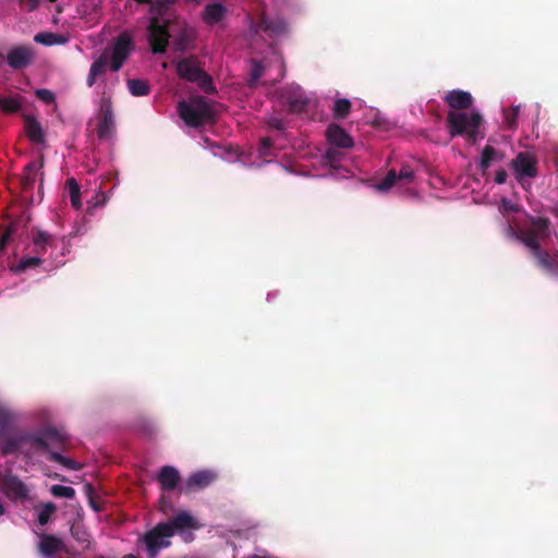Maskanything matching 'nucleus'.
Wrapping results in <instances>:
<instances>
[{
	"label": "nucleus",
	"instance_id": "f8f14e48",
	"mask_svg": "<svg viewBox=\"0 0 558 558\" xmlns=\"http://www.w3.org/2000/svg\"><path fill=\"white\" fill-rule=\"evenodd\" d=\"M37 436L46 441V446L36 448L47 450L49 452L51 451L50 447L58 448L60 450H65L69 444V436L66 435V433L54 426H48L44 428Z\"/></svg>",
	"mask_w": 558,
	"mask_h": 558
},
{
	"label": "nucleus",
	"instance_id": "f3484780",
	"mask_svg": "<svg viewBox=\"0 0 558 558\" xmlns=\"http://www.w3.org/2000/svg\"><path fill=\"white\" fill-rule=\"evenodd\" d=\"M162 525H168L172 532V536L175 532H183L184 530L196 529L197 523L195 519L189 512H180L170 521L162 523Z\"/></svg>",
	"mask_w": 558,
	"mask_h": 558
},
{
	"label": "nucleus",
	"instance_id": "a211bd4d",
	"mask_svg": "<svg viewBox=\"0 0 558 558\" xmlns=\"http://www.w3.org/2000/svg\"><path fill=\"white\" fill-rule=\"evenodd\" d=\"M63 548V542L59 537L51 534L40 535L39 551L45 557H52Z\"/></svg>",
	"mask_w": 558,
	"mask_h": 558
},
{
	"label": "nucleus",
	"instance_id": "9d476101",
	"mask_svg": "<svg viewBox=\"0 0 558 558\" xmlns=\"http://www.w3.org/2000/svg\"><path fill=\"white\" fill-rule=\"evenodd\" d=\"M0 489L11 500L28 498L27 486L11 471L0 472Z\"/></svg>",
	"mask_w": 558,
	"mask_h": 558
},
{
	"label": "nucleus",
	"instance_id": "7ed1b4c3",
	"mask_svg": "<svg viewBox=\"0 0 558 558\" xmlns=\"http://www.w3.org/2000/svg\"><path fill=\"white\" fill-rule=\"evenodd\" d=\"M178 111L180 118L191 128H201L216 119L211 101L204 96L193 97L189 102L181 101Z\"/></svg>",
	"mask_w": 558,
	"mask_h": 558
},
{
	"label": "nucleus",
	"instance_id": "20e7f679",
	"mask_svg": "<svg viewBox=\"0 0 558 558\" xmlns=\"http://www.w3.org/2000/svg\"><path fill=\"white\" fill-rule=\"evenodd\" d=\"M175 68L181 78L197 84L204 93L211 94L215 92L211 76L201 68L196 57L191 56L180 60Z\"/></svg>",
	"mask_w": 558,
	"mask_h": 558
},
{
	"label": "nucleus",
	"instance_id": "0eeeda50",
	"mask_svg": "<svg viewBox=\"0 0 558 558\" xmlns=\"http://www.w3.org/2000/svg\"><path fill=\"white\" fill-rule=\"evenodd\" d=\"M170 537L172 532L168 525L158 523L154 529L149 530L142 537V542L146 546L148 558H157L160 550L171 545Z\"/></svg>",
	"mask_w": 558,
	"mask_h": 558
},
{
	"label": "nucleus",
	"instance_id": "ea45409f",
	"mask_svg": "<svg viewBox=\"0 0 558 558\" xmlns=\"http://www.w3.org/2000/svg\"><path fill=\"white\" fill-rule=\"evenodd\" d=\"M15 229L13 226H9L1 234H0V255L4 252L8 243L10 242Z\"/></svg>",
	"mask_w": 558,
	"mask_h": 558
},
{
	"label": "nucleus",
	"instance_id": "b1692460",
	"mask_svg": "<svg viewBox=\"0 0 558 558\" xmlns=\"http://www.w3.org/2000/svg\"><path fill=\"white\" fill-rule=\"evenodd\" d=\"M25 130L28 138L36 144H41L45 141V134L43 132L40 123L32 117H27L25 120Z\"/></svg>",
	"mask_w": 558,
	"mask_h": 558
},
{
	"label": "nucleus",
	"instance_id": "72a5a7b5",
	"mask_svg": "<svg viewBox=\"0 0 558 558\" xmlns=\"http://www.w3.org/2000/svg\"><path fill=\"white\" fill-rule=\"evenodd\" d=\"M497 155V149H495L493 146L486 145L482 150V157L480 162L481 170L486 171L490 167L492 161L496 158Z\"/></svg>",
	"mask_w": 558,
	"mask_h": 558
},
{
	"label": "nucleus",
	"instance_id": "c756f323",
	"mask_svg": "<svg viewBox=\"0 0 558 558\" xmlns=\"http://www.w3.org/2000/svg\"><path fill=\"white\" fill-rule=\"evenodd\" d=\"M128 87H129L130 93L133 96H137V97L146 96L150 93V87H149L148 83L143 80H137V78L129 80Z\"/></svg>",
	"mask_w": 558,
	"mask_h": 558
},
{
	"label": "nucleus",
	"instance_id": "2eb2a0df",
	"mask_svg": "<svg viewBox=\"0 0 558 558\" xmlns=\"http://www.w3.org/2000/svg\"><path fill=\"white\" fill-rule=\"evenodd\" d=\"M326 136L328 142L336 147L351 148L354 144L353 138L345 132V130L335 123L327 128Z\"/></svg>",
	"mask_w": 558,
	"mask_h": 558
},
{
	"label": "nucleus",
	"instance_id": "a19ab883",
	"mask_svg": "<svg viewBox=\"0 0 558 558\" xmlns=\"http://www.w3.org/2000/svg\"><path fill=\"white\" fill-rule=\"evenodd\" d=\"M12 420V413L9 410L0 407V430L8 429V426L10 425Z\"/></svg>",
	"mask_w": 558,
	"mask_h": 558
},
{
	"label": "nucleus",
	"instance_id": "5fc2aeb1",
	"mask_svg": "<svg viewBox=\"0 0 558 558\" xmlns=\"http://www.w3.org/2000/svg\"><path fill=\"white\" fill-rule=\"evenodd\" d=\"M4 507L2 504H0V517L4 513Z\"/></svg>",
	"mask_w": 558,
	"mask_h": 558
},
{
	"label": "nucleus",
	"instance_id": "864d4df0",
	"mask_svg": "<svg viewBox=\"0 0 558 558\" xmlns=\"http://www.w3.org/2000/svg\"><path fill=\"white\" fill-rule=\"evenodd\" d=\"M134 1L137 3H143V4H153L154 2H158V0H134Z\"/></svg>",
	"mask_w": 558,
	"mask_h": 558
},
{
	"label": "nucleus",
	"instance_id": "3c124183",
	"mask_svg": "<svg viewBox=\"0 0 558 558\" xmlns=\"http://www.w3.org/2000/svg\"><path fill=\"white\" fill-rule=\"evenodd\" d=\"M336 155H337V151L335 149H328L326 151V157L330 160V161H333L336 159Z\"/></svg>",
	"mask_w": 558,
	"mask_h": 558
},
{
	"label": "nucleus",
	"instance_id": "603ef678",
	"mask_svg": "<svg viewBox=\"0 0 558 558\" xmlns=\"http://www.w3.org/2000/svg\"><path fill=\"white\" fill-rule=\"evenodd\" d=\"M278 62H279V65H280V73H279V77L280 78H283L284 76V63L283 61L281 60V58L278 59Z\"/></svg>",
	"mask_w": 558,
	"mask_h": 558
},
{
	"label": "nucleus",
	"instance_id": "4c0bfd02",
	"mask_svg": "<svg viewBox=\"0 0 558 558\" xmlns=\"http://www.w3.org/2000/svg\"><path fill=\"white\" fill-rule=\"evenodd\" d=\"M266 70V64L263 61L254 60L252 62V71H251V85L255 84L264 74Z\"/></svg>",
	"mask_w": 558,
	"mask_h": 558
},
{
	"label": "nucleus",
	"instance_id": "423d86ee",
	"mask_svg": "<svg viewBox=\"0 0 558 558\" xmlns=\"http://www.w3.org/2000/svg\"><path fill=\"white\" fill-rule=\"evenodd\" d=\"M31 445L33 447H45L46 441L43 438L36 436V434H29L24 432H10L8 429L0 430V453L9 456L21 450L24 445Z\"/></svg>",
	"mask_w": 558,
	"mask_h": 558
},
{
	"label": "nucleus",
	"instance_id": "f03ea898",
	"mask_svg": "<svg viewBox=\"0 0 558 558\" xmlns=\"http://www.w3.org/2000/svg\"><path fill=\"white\" fill-rule=\"evenodd\" d=\"M445 102L452 109L447 114V124L451 137L465 135L468 142L475 144L483 135L480 134V126L483 118L478 112L468 114L465 112H456V110H465L473 105V97L469 92L453 89L444 97Z\"/></svg>",
	"mask_w": 558,
	"mask_h": 558
},
{
	"label": "nucleus",
	"instance_id": "6e6d98bb",
	"mask_svg": "<svg viewBox=\"0 0 558 558\" xmlns=\"http://www.w3.org/2000/svg\"><path fill=\"white\" fill-rule=\"evenodd\" d=\"M123 558H137V557L133 554H129V555H125Z\"/></svg>",
	"mask_w": 558,
	"mask_h": 558
},
{
	"label": "nucleus",
	"instance_id": "bb28decb",
	"mask_svg": "<svg viewBox=\"0 0 558 558\" xmlns=\"http://www.w3.org/2000/svg\"><path fill=\"white\" fill-rule=\"evenodd\" d=\"M35 510L38 512V514H37L38 523L41 526H44L50 521L52 514L57 511V506L53 502L48 501L40 506H37L35 508Z\"/></svg>",
	"mask_w": 558,
	"mask_h": 558
},
{
	"label": "nucleus",
	"instance_id": "6e6552de",
	"mask_svg": "<svg viewBox=\"0 0 558 558\" xmlns=\"http://www.w3.org/2000/svg\"><path fill=\"white\" fill-rule=\"evenodd\" d=\"M95 130L101 141L111 138L116 133L112 101L109 97L102 96L100 99Z\"/></svg>",
	"mask_w": 558,
	"mask_h": 558
},
{
	"label": "nucleus",
	"instance_id": "ddd939ff",
	"mask_svg": "<svg viewBox=\"0 0 558 558\" xmlns=\"http://www.w3.org/2000/svg\"><path fill=\"white\" fill-rule=\"evenodd\" d=\"M34 60V51L29 46L21 45L9 50L7 62L13 70L27 68Z\"/></svg>",
	"mask_w": 558,
	"mask_h": 558
},
{
	"label": "nucleus",
	"instance_id": "393cba45",
	"mask_svg": "<svg viewBox=\"0 0 558 558\" xmlns=\"http://www.w3.org/2000/svg\"><path fill=\"white\" fill-rule=\"evenodd\" d=\"M34 40L44 46L63 45L68 41L64 36L49 32L37 33Z\"/></svg>",
	"mask_w": 558,
	"mask_h": 558
},
{
	"label": "nucleus",
	"instance_id": "412c9836",
	"mask_svg": "<svg viewBox=\"0 0 558 558\" xmlns=\"http://www.w3.org/2000/svg\"><path fill=\"white\" fill-rule=\"evenodd\" d=\"M109 62V57L106 52L101 53L90 65L89 73L86 78V85L92 87L97 77L106 72Z\"/></svg>",
	"mask_w": 558,
	"mask_h": 558
},
{
	"label": "nucleus",
	"instance_id": "c03bdc74",
	"mask_svg": "<svg viewBox=\"0 0 558 558\" xmlns=\"http://www.w3.org/2000/svg\"><path fill=\"white\" fill-rule=\"evenodd\" d=\"M268 125L277 131H282L286 126L283 120L277 117H271L268 120Z\"/></svg>",
	"mask_w": 558,
	"mask_h": 558
},
{
	"label": "nucleus",
	"instance_id": "58836bf2",
	"mask_svg": "<svg viewBox=\"0 0 558 558\" xmlns=\"http://www.w3.org/2000/svg\"><path fill=\"white\" fill-rule=\"evenodd\" d=\"M84 489H85V493L88 497V504L89 506L93 508V510H95L96 512H100L102 510L101 506L99 505V502L96 500L95 498V489L93 487L92 484H86L84 486Z\"/></svg>",
	"mask_w": 558,
	"mask_h": 558
},
{
	"label": "nucleus",
	"instance_id": "f704fd0d",
	"mask_svg": "<svg viewBox=\"0 0 558 558\" xmlns=\"http://www.w3.org/2000/svg\"><path fill=\"white\" fill-rule=\"evenodd\" d=\"M397 171L392 169L381 181L376 183L375 189L379 192H387L397 183Z\"/></svg>",
	"mask_w": 558,
	"mask_h": 558
},
{
	"label": "nucleus",
	"instance_id": "1a4fd4ad",
	"mask_svg": "<svg viewBox=\"0 0 558 558\" xmlns=\"http://www.w3.org/2000/svg\"><path fill=\"white\" fill-rule=\"evenodd\" d=\"M134 49L133 37L129 32L121 33L113 41L110 69L119 71Z\"/></svg>",
	"mask_w": 558,
	"mask_h": 558
},
{
	"label": "nucleus",
	"instance_id": "6ab92c4d",
	"mask_svg": "<svg viewBox=\"0 0 558 558\" xmlns=\"http://www.w3.org/2000/svg\"><path fill=\"white\" fill-rule=\"evenodd\" d=\"M43 166L44 160L41 158L40 161H32L24 167L23 175L21 179V186L24 192L31 191L34 187L37 172L40 168H43Z\"/></svg>",
	"mask_w": 558,
	"mask_h": 558
},
{
	"label": "nucleus",
	"instance_id": "37998d69",
	"mask_svg": "<svg viewBox=\"0 0 558 558\" xmlns=\"http://www.w3.org/2000/svg\"><path fill=\"white\" fill-rule=\"evenodd\" d=\"M36 96L47 104L52 102L54 100V94L49 89H37Z\"/></svg>",
	"mask_w": 558,
	"mask_h": 558
},
{
	"label": "nucleus",
	"instance_id": "49530a36",
	"mask_svg": "<svg viewBox=\"0 0 558 558\" xmlns=\"http://www.w3.org/2000/svg\"><path fill=\"white\" fill-rule=\"evenodd\" d=\"M40 0H20L21 4L26 8L27 11H34L37 9Z\"/></svg>",
	"mask_w": 558,
	"mask_h": 558
},
{
	"label": "nucleus",
	"instance_id": "8fccbe9b",
	"mask_svg": "<svg viewBox=\"0 0 558 558\" xmlns=\"http://www.w3.org/2000/svg\"><path fill=\"white\" fill-rule=\"evenodd\" d=\"M270 146H271V140L270 138L265 137V138L262 140V150H263V153H265L266 149H268Z\"/></svg>",
	"mask_w": 558,
	"mask_h": 558
},
{
	"label": "nucleus",
	"instance_id": "473e14b6",
	"mask_svg": "<svg viewBox=\"0 0 558 558\" xmlns=\"http://www.w3.org/2000/svg\"><path fill=\"white\" fill-rule=\"evenodd\" d=\"M520 106H513L504 109V123L509 130H514L518 126Z\"/></svg>",
	"mask_w": 558,
	"mask_h": 558
},
{
	"label": "nucleus",
	"instance_id": "f257e3e1",
	"mask_svg": "<svg viewBox=\"0 0 558 558\" xmlns=\"http://www.w3.org/2000/svg\"><path fill=\"white\" fill-rule=\"evenodd\" d=\"M508 238L515 239L522 243L533 258L537 268L549 276L558 275V255L553 256L542 247L551 235V222L547 217H530L529 225L524 228L514 229L507 226Z\"/></svg>",
	"mask_w": 558,
	"mask_h": 558
},
{
	"label": "nucleus",
	"instance_id": "9b49d317",
	"mask_svg": "<svg viewBox=\"0 0 558 558\" xmlns=\"http://www.w3.org/2000/svg\"><path fill=\"white\" fill-rule=\"evenodd\" d=\"M148 41L154 53H162L169 44V33L165 25L153 19L148 26Z\"/></svg>",
	"mask_w": 558,
	"mask_h": 558
},
{
	"label": "nucleus",
	"instance_id": "cd10ccee",
	"mask_svg": "<svg viewBox=\"0 0 558 558\" xmlns=\"http://www.w3.org/2000/svg\"><path fill=\"white\" fill-rule=\"evenodd\" d=\"M351 108H352V104L349 99H347V98L336 99L333 107H332L333 118L337 120L345 119L349 116Z\"/></svg>",
	"mask_w": 558,
	"mask_h": 558
},
{
	"label": "nucleus",
	"instance_id": "a18cd8bd",
	"mask_svg": "<svg viewBox=\"0 0 558 558\" xmlns=\"http://www.w3.org/2000/svg\"><path fill=\"white\" fill-rule=\"evenodd\" d=\"M507 178H508L507 171L505 169H499L496 171L495 182L497 184H504V183H506Z\"/></svg>",
	"mask_w": 558,
	"mask_h": 558
},
{
	"label": "nucleus",
	"instance_id": "a878e982",
	"mask_svg": "<svg viewBox=\"0 0 558 558\" xmlns=\"http://www.w3.org/2000/svg\"><path fill=\"white\" fill-rule=\"evenodd\" d=\"M43 264V259L38 256L23 257L16 265L10 266V270L14 274H22L29 268L38 267Z\"/></svg>",
	"mask_w": 558,
	"mask_h": 558
},
{
	"label": "nucleus",
	"instance_id": "e433bc0d",
	"mask_svg": "<svg viewBox=\"0 0 558 558\" xmlns=\"http://www.w3.org/2000/svg\"><path fill=\"white\" fill-rule=\"evenodd\" d=\"M51 494L59 498L72 499L75 496V490L71 486L53 485L51 487Z\"/></svg>",
	"mask_w": 558,
	"mask_h": 558
},
{
	"label": "nucleus",
	"instance_id": "c85d7f7f",
	"mask_svg": "<svg viewBox=\"0 0 558 558\" xmlns=\"http://www.w3.org/2000/svg\"><path fill=\"white\" fill-rule=\"evenodd\" d=\"M66 189L69 191L71 204L75 209H80L82 207L81 202V189L77 181L74 178H70L65 182Z\"/></svg>",
	"mask_w": 558,
	"mask_h": 558
},
{
	"label": "nucleus",
	"instance_id": "7c9ffc66",
	"mask_svg": "<svg viewBox=\"0 0 558 558\" xmlns=\"http://www.w3.org/2000/svg\"><path fill=\"white\" fill-rule=\"evenodd\" d=\"M49 460L59 463L69 470L78 471L82 469V465L78 462L70 458L63 457L61 453L57 451H50Z\"/></svg>",
	"mask_w": 558,
	"mask_h": 558
},
{
	"label": "nucleus",
	"instance_id": "2f4dec72",
	"mask_svg": "<svg viewBox=\"0 0 558 558\" xmlns=\"http://www.w3.org/2000/svg\"><path fill=\"white\" fill-rule=\"evenodd\" d=\"M289 110L293 113L304 112L308 106V99L303 95H293L288 99Z\"/></svg>",
	"mask_w": 558,
	"mask_h": 558
},
{
	"label": "nucleus",
	"instance_id": "dca6fc26",
	"mask_svg": "<svg viewBox=\"0 0 558 558\" xmlns=\"http://www.w3.org/2000/svg\"><path fill=\"white\" fill-rule=\"evenodd\" d=\"M157 480L162 490L172 492L180 482V474L175 468L166 465L160 469Z\"/></svg>",
	"mask_w": 558,
	"mask_h": 558
},
{
	"label": "nucleus",
	"instance_id": "4468645a",
	"mask_svg": "<svg viewBox=\"0 0 558 558\" xmlns=\"http://www.w3.org/2000/svg\"><path fill=\"white\" fill-rule=\"evenodd\" d=\"M32 241L34 244V252L38 255L45 254L49 247H56L57 238L37 227H34L31 231Z\"/></svg>",
	"mask_w": 558,
	"mask_h": 558
},
{
	"label": "nucleus",
	"instance_id": "4be33fe9",
	"mask_svg": "<svg viewBox=\"0 0 558 558\" xmlns=\"http://www.w3.org/2000/svg\"><path fill=\"white\" fill-rule=\"evenodd\" d=\"M216 475L210 471H198L190 475L186 482L187 489H202L207 487Z\"/></svg>",
	"mask_w": 558,
	"mask_h": 558
},
{
	"label": "nucleus",
	"instance_id": "79ce46f5",
	"mask_svg": "<svg viewBox=\"0 0 558 558\" xmlns=\"http://www.w3.org/2000/svg\"><path fill=\"white\" fill-rule=\"evenodd\" d=\"M414 178V172L410 166H403L399 172H397V180L411 182Z\"/></svg>",
	"mask_w": 558,
	"mask_h": 558
},
{
	"label": "nucleus",
	"instance_id": "aec40b11",
	"mask_svg": "<svg viewBox=\"0 0 558 558\" xmlns=\"http://www.w3.org/2000/svg\"><path fill=\"white\" fill-rule=\"evenodd\" d=\"M258 28L269 35H283L288 32V25L283 20H274L266 15L259 19Z\"/></svg>",
	"mask_w": 558,
	"mask_h": 558
},
{
	"label": "nucleus",
	"instance_id": "de8ad7c7",
	"mask_svg": "<svg viewBox=\"0 0 558 558\" xmlns=\"http://www.w3.org/2000/svg\"><path fill=\"white\" fill-rule=\"evenodd\" d=\"M501 204H502L504 210H506V211H511V213L518 211V207L513 203H511L510 201H508L506 198L502 199Z\"/></svg>",
	"mask_w": 558,
	"mask_h": 558
},
{
	"label": "nucleus",
	"instance_id": "5701e85b",
	"mask_svg": "<svg viewBox=\"0 0 558 558\" xmlns=\"http://www.w3.org/2000/svg\"><path fill=\"white\" fill-rule=\"evenodd\" d=\"M227 13V8L221 3H209L203 12V20L206 24L214 25L220 22Z\"/></svg>",
	"mask_w": 558,
	"mask_h": 558
},
{
	"label": "nucleus",
	"instance_id": "39448f33",
	"mask_svg": "<svg viewBox=\"0 0 558 558\" xmlns=\"http://www.w3.org/2000/svg\"><path fill=\"white\" fill-rule=\"evenodd\" d=\"M510 168L515 180L524 190L531 186L530 180L538 175V160L531 151H520L510 161Z\"/></svg>",
	"mask_w": 558,
	"mask_h": 558
},
{
	"label": "nucleus",
	"instance_id": "09e8293b",
	"mask_svg": "<svg viewBox=\"0 0 558 558\" xmlns=\"http://www.w3.org/2000/svg\"><path fill=\"white\" fill-rule=\"evenodd\" d=\"M107 202V196L104 192H98L96 195L95 206H102Z\"/></svg>",
	"mask_w": 558,
	"mask_h": 558
},
{
	"label": "nucleus",
	"instance_id": "c9c22d12",
	"mask_svg": "<svg viewBox=\"0 0 558 558\" xmlns=\"http://www.w3.org/2000/svg\"><path fill=\"white\" fill-rule=\"evenodd\" d=\"M21 102L13 97L0 98V109L5 113H15L20 110Z\"/></svg>",
	"mask_w": 558,
	"mask_h": 558
}]
</instances>
